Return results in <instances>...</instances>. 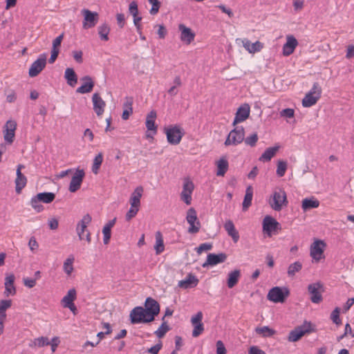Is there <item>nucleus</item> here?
Returning a JSON list of instances; mask_svg holds the SVG:
<instances>
[{"label":"nucleus","mask_w":354,"mask_h":354,"mask_svg":"<svg viewBox=\"0 0 354 354\" xmlns=\"http://www.w3.org/2000/svg\"><path fill=\"white\" fill-rule=\"evenodd\" d=\"M98 35L102 41L109 40V34L110 32V27L106 23L100 25L97 28Z\"/></svg>","instance_id":"nucleus-40"},{"label":"nucleus","mask_w":354,"mask_h":354,"mask_svg":"<svg viewBox=\"0 0 354 354\" xmlns=\"http://www.w3.org/2000/svg\"><path fill=\"white\" fill-rule=\"evenodd\" d=\"M253 196V189L252 186H248L245 190V195L242 204L243 211H246L252 204Z\"/></svg>","instance_id":"nucleus-37"},{"label":"nucleus","mask_w":354,"mask_h":354,"mask_svg":"<svg viewBox=\"0 0 354 354\" xmlns=\"http://www.w3.org/2000/svg\"><path fill=\"white\" fill-rule=\"evenodd\" d=\"M73 259H67L64 263V270L68 275H70L73 270Z\"/></svg>","instance_id":"nucleus-55"},{"label":"nucleus","mask_w":354,"mask_h":354,"mask_svg":"<svg viewBox=\"0 0 354 354\" xmlns=\"http://www.w3.org/2000/svg\"><path fill=\"white\" fill-rule=\"evenodd\" d=\"M162 324L154 333L158 338L163 337L165 334L170 330V327L167 324V322L165 321V317L162 318Z\"/></svg>","instance_id":"nucleus-43"},{"label":"nucleus","mask_w":354,"mask_h":354,"mask_svg":"<svg viewBox=\"0 0 354 354\" xmlns=\"http://www.w3.org/2000/svg\"><path fill=\"white\" fill-rule=\"evenodd\" d=\"M308 93H310L312 95H314L315 97L319 99L322 95V88L319 86V83L315 82L313 85L312 88Z\"/></svg>","instance_id":"nucleus-51"},{"label":"nucleus","mask_w":354,"mask_h":354,"mask_svg":"<svg viewBox=\"0 0 354 354\" xmlns=\"http://www.w3.org/2000/svg\"><path fill=\"white\" fill-rule=\"evenodd\" d=\"M318 100L317 97L307 93L302 100V105L304 107H310L315 104Z\"/></svg>","instance_id":"nucleus-44"},{"label":"nucleus","mask_w":354,"mask_h":354,"mask_svg":"<svg viewBox=\"0 0 354 354\" xmlns=\"http://www.w3.org/2000/svg\"><path fill=\"white\" fill-rule=\"evenodd\" d=\"M140 207H132L131 206L129 211L127 212L125 216V219L127 221H130L133 218H134L138 212H139Z\"/></svg>","instance_id":"nucleus-54"},{"label":"nucleus","mask_w":354,"mask_h":354,"mask_svg":"<svg viewBox=\"0 0 354 354\" xmlns=\"http://www.w3.org/2000/svg\"><path fill=\"white\" fill-rule=\"evenodd\" d=\"M156 254H159L164 251L165 246L162 234L160 232L156 234V245L154 246Z\"/></svg>","instance_id":"nucleus-42"},{"label":"nucleus","mask_w":354,"mask_h":354,"mask_svg":"<svg viewBox=\"0 0 354 354\" xmlns=\"http://www.w3.org/2000/svg\"><path fill=\"white\" fill-rule=\"evenodd\" d=\"M212 248V245L210 243H202L198 248H196V252L198 254H201L203 251H208Z\"/></svg>","instance_id":"nucleus-60"},{"label":"nucleus","mask_w":354,"mask_h":354,"mask_svg":"<svg viewBox=\"0 0 354 354\" xmlns=\"http://www.w3.org/2000/svg\"><path fill=\"white\" fill-rule=\"evenodd\" d=\"M143 192L142 186H138L133 190L129 198V203L132 207H140V199Z\"/></svg>","instance_id":"nucleus-23"},{"label":"nucleus","mask_w":354,"mask_h":354,"mask_svg":"<svg viewBox=\"0 0 354 354\" xmlns=\"http://www.w3.org/2000/svg\"><path fill=\"white\" fill-rule=\"evenodd\" d=\"M194 189V183L189 180H185L183 183V191L180 194V198L187 205H190L192 202V194Z\"/></svg>","instance_id":"nucleus-18"},{"label":"nucleus","mask_w":354,"mask_h":354,"mask_svg":"<svg viewBox=\"0 0 354 354\" xmlns=\"http://www.w3.org/2000/svg\"><path fill=\"white\" fill-rule=\"evenodd\" d=\"M339 313L340 308L339 307H336L330 315V319L332 321L337 325H339L342 324V321L339 318Z\"/></svg>","instance_id":"nucleus-52"},{"label":"nucleus","mask_w":354,"mask_h":354,"mask_svg":"<svg viewBox=\"0 0 354 354\" xmlns=\"http://www.w3.org/2000/svg\"><path fill=\"white\" fill-rule=\"evenodd\" d=\"M227 259L225 253H219L218 254L210 253L207 255L206 261L203 264V267L207 266H214L220 263L224 262Z\"/></svg>","instance_id":"nucleus-22"},{"label":"nucleus","mask_w":354,"mask_h":354,"mask_svg":"<svg viewBox=\"0 0 354 354\" xmlns=\"http://www.w3.org/2000/svg\"><path fill=\"white\" fill-rule=\"evenodd\" d=\"M48 224L50 230H56L59 226L58 219L56 218H51L48 220Z\"/></svg>","instance_id":"nucleus-62"},{"label":"nucleus","mask_w":354,"mask_h":354,"mask_svg":"<svg viewBox=\"0 0 354 354\" xmlns=\"http://www.w3.org/2000/svg\"><path fill=\"white\" fill-rule=\"evenodd\" d=\"M281 117H286L288 118H293L295 115V111L292 109L287 108L285 109H283L280 112Z\"/></svg>","instance_id":"nucleus-58"},{"label":"nucleus","mask_w":354,"mask_h":354,"mask_svg":"<svg viewBox=\"0 0 354 354\" xmlns=\"http://www.w3.org/2000/svg\"><path fill=\"white\" fill-rule=\"evenodd\" d=\"M129 12L133 15V17H136L138 14V4L136 1H132L129 4Z\"/></svg>","instance_id":"nucleus-63"},{"label":"nucleus","mask_w":354,"mask_h":354,"mask_svg":"<svg viewBox=\"0 0 354 354\" xmlns=\"http://www.w3.org/2000/svg\"><path fill=\"white\" fill-rule=\"evenodd\" d=\"M37 198L44 203H50L55 198V194L53 192H41L37 195Z\"/></svg>","instance_id":"nucleus-39"},{"label":"nucleus","mask_w":354,"mask_h":354,"mask_svg":"<svg viewBox=\"0 0 354 354\" xmlns=\"http://www.w3.org/2000/svg\"><path fill=\"white\" fill-rule=\"evenodd\" d=\"M17 122L15 120H8L3 127V138L8 144L14 141Z\"/></svg>","instance_id":"nucleus-15"},{"label":"nucleus","mask_w":354,"mask_h":354,"mask_svg":"<svg viewBox=\"0 0 354 354\" xmlns=\"http://www.w3.org/2000/svg\"><path fill=\"white\" fill-rule=\"evenodd\" d=\"M270 207L275 211L279 212L283 206L288 205L286 194L281 189L275 190L269 200Z\"/></svg>","instance_id":"nucleus-2"},{"label":"nucleus","mask_w":354,"mask_h":354,"mask_svg":"<svg viewBox=\"0 0 354 354\" xmlns=\"http://www.w3.org/2000/svg\"><path fill=\"white\" fill-rule=\"evenodd\" d=\"M145 314L147 317H149L152 322L154 320L155 317L159 314L160 305L154 299L151 297H147L145 302Z\"/></svg>","instance_id":"nucleus-9"},{"label":"nucleus","mask_w":354,"mask_h":354,"mask_svg":"<svg viewBox=\"0 0 354 354\" xmlns=\"http://www.w3.org/2000/svg\"><path fill=\"white\" fill-rule=\"evenodd\" d=\"M82 14L84 15L82 27L84 29L93 28L97 23L99 15L96 12H92L88 9H83Z\"/></svg>","instance_id":"nucleus-11"},{"label":"nucleus","mask_w":354,"mask_h":354,"mask_svg":"<svg viewBox=\"0 0 354 354\" xmlns=\"http://www.w3.org/2000/svg\"><path fill=\"white\" fill-rule=\"evenodd\" d=\"M103 161V156L101 153H98L93 160V164L92 166V171L97 174L98 173L99 169L102 165Z\"/></svg>","instance_id":"nucleus-48"},{"label":"nucleus","mask_w":354,"mask_h":354,"mask_svg":"<svg viewBox=\"0 0 354 354\" xmlns=\"http://www.w3.org/2000/svg\"><path fill=\"white\" fill-rule=\"evenodd\" d=\"M250 115V106L248 104H244L243 106H241L235 115V118L233 122V125H235L236 124L243 122Z\"/></svg>","instance_id":"nucleus-24"},{"label":"nucleus","mask_w":354,"mask_h":354,"mask_svg":"<svg viewBox=\"0 0 354 354\" xmlns=\"http://www.w3.org/2000/svg\"><path fill=\"white\" fill-rule=\"evenodd\" d=\"M156 112L154 110L151 111L146 118V127L148 131L153 132V135L157 132V126L155 124V119L156 118Z\"/></svg>","instance_id":"nucleus-28"},{"label":"nucleus","mask_w":354,"mask_h":354,"mask_svg":"<svg viewBox=\"0 0 354 354\" xmlns=\"http://www.w3.org/2000/svg\"><path fill=\"white\" fill-rule=\"evenodd\" d=\"M92 102L93 105V110L97 116H101L106 106V103L100 97L98 93H95L92 96Z\"/></svg>","instance_id":"nucleus-20"},{"label":"nucleus","mask_w":354,"mask_h":354,"mask_svg":"<svg viewBox=\"0 0 354 354\" xmlns=\"http://www.w3.org/2000/svg\"><path fill=\"white\" fill-rule=\"evenodd\" d=\"M263 230L268 236H271L272 232L281 230L280 224L270 216H266L263 221Z\"/></svg>","instance_id":"nucleus-17"},{"label":"nucleus","mask_w":354,"mask_h":354,"mask_svg":"<svg viewBox=\"0 0 354 354\" xmlns=\"http://www.w3.org/2000/svg\"><path fill=\"white\" fill-rule=\"evenodd\" d=\"M178 29L180 31V39L186 44H191L195 37V33L187 28L185 25L180 24L178 26Z\"/></svg>","instance_id":"nucleus-19"},{"label":"nucleus","mask_w":354,"mask_h":354,"mask_svg":"<svg viewBox=\"0 0 354 354\" xmlns=\"http://www.w3.org/2000/svg\"><path fill=\"white\" fill-rule=\"evenodd\" d=\"M308 290L310 295V300L314 304H319L323 298L322 293L324 291L323 285L320 282L309 284Z\"/></svg>","instance_id":"nucleus-10"},{"label":"nucleus","mask_w":354,"mask_h":354,"mask_svg":"<svg viewBox=\"0 0 354 354\" xmlns=\"http://www.w3.org/2000/svg\"><path fill=\"white\" fill-rule=\"evenodd\" d=\"M12 305L11 300H1L0 301V320L6 318L5 311L9 308Z\"/></svg>","instance_id":"nucleus-46"},{"label":"nucleus","mask_w":354,"mask_h":354,"mask_svg":"<svg viewBox=\"0 0 354 354\" xmlns=\"http://www.w3.org/2000/svg\"><path fill=\"white\" fill-rule=\"evenodd\" d=\"M81 80L84 82V84L77 88L76 92L82 94L90 93L94 86V82L92 78L88 75H86Z\"/></svg>","instance_id":"nucleus-27"},{"label":"nucleus","mask_w":354,"mask_h":354,"mask_svg":"<svg viewBox=\"0 0 354 354\" xmlns=\"http://www.w3.org/2000/svg\"><path fill=\"white\" fill-rule=\"evenodd\" d=\"M302 268V263L300 261H295L291 263L288 268V275L289 277H294L295 274L299 272Z\"/></svg>","instance_id":"nucleus-45"},{"label":"nucleus","mask_w":354,"mask_h":354,"mask_svg":"<svg viewBox=\"0 0 354 354\" xmlns=\"http://www.w3.org/2000/svg\"><path fill=\"white\" fill-rule=\"evenodd\" d=\"M239 40L241 41L243 47L250 53H255L257 52H259L263 48V44L259 41H257L256 42L251 44L250 41L248 39Z\"/></svg>","instance_id":"nucleus-26"},{"label":"nucleus","mask_w":354,"mask_h":354,"mask_svg":"<svg viewBox=\"0 0 354 354\" xmlns=\"http://www.w3.org/2000/svg\"><path fill=\"white\" fill-rule=\"evenodd\" d=\"M197 277L192 273L188 274L185 279L178 281V287L184 289H188L196 287L198 283Z\"/></svg>","instance_id":"nucleus-25"},{"label":"nucleus","mask_w":354,"mask_h":354,"mask_svg":"<svg viewBox=\"0 0 354 354\" xmlns=\"http://www.w3.org/2000/svg\"><path fill=\"white\" fill-rule=\"evenodd\" d=\"M241 277V272L239 270H234L229 272L227 279V285L229 288H232L238 283Z\"/></svg>","instance_id":"nucleus-33"},{"label":"nucleus","mask_w":354,"mask_h":354,"mask_svg":"<svg viewBox=\"0 0 354 354\" xmlns=\"http://www.w3.org/2000/svg\"><path fill=\"white\" fill-rule=\"evenodd\" d=\"M165 133L167 142L172 145H178L185 134L183 129L177 125L165 128Z\"/></svg>","instance_id":"nucleus-5"},{"label":"nucleus","mask_w":354,"mask_h":354,"mask_svg":"<svg viewBox=\"0 0 354 354\" xmlns=\"http://www.w3.org/2000/svg\"><path fill=\"white\" fill-rule=\"evenodd\" d=\"M216 164L217 167L216 175L218 176H223L229 167L227 158L225 157H222L216 162Z\"/></svg>","instance_id":"nucleus-34"},{"label":"nucleus","mask_w":354,"mask_h":354,"mask_svg":"<svg viewBox=\"0 0 354 354\" xmlns=\"http://www.w3.org/2000/svg\"><path fill=\"white\" fill-rule=\"evenodd\" d=\"M244 128L243 127H237L230 132L225 141V145H237L244 140Z\"/></svg>","instance_id":"nucleus-6"},{"label":"nucleus","mask_w":354,"mask_h":354,"mask_svg":"<svg viewBox=\"0 0 354 354\" xmlns=\"http://www.w3.org/2000/svg\"><path fill=\"white\" fill-rule=\"evenodd\" d=\"M50 342L46 337H40L35 339V344H37L38 347H44L50 345Z\"/></svg>","instance_id":"nucleus-56"},{"label":"nucleus","mask_w":354,"mask_h":354,"mask_svg":"<svg viewBox=\"0 0 354 354\" xmlns=\"http://www.w3.org/2000/svg\"><path fill=\"white\" fill-rule=\"evenodd\" d=\"M144 308L142 306H137L133 308L129 315L131 323L135 324L151 322L152 321L149 319V317H147Z\"/></svg>","instance_id":"nucleus-8"},{"label":"nucleus","mask_w":354,"mask_h":354,"mask_svg":"<svg viewBox=\"0 0 354 354\" xmlns=\"http://www.w3.org/2000/svg\"><path fill=\"white\" fill-rule=\"evenodd\" d=\"M319 205L318 200L314 198H306L302 201L301 207L304 212H306L313 208H317Z\"/></svg>","instance_id":"nucleus-36"},{"label":"nucleus","mask_w":354,"mask_h":354,"mask_svg":"<svg viewBox=\"0 0 354 354\" xmlns=\"http://www.w3.org/2000/svg\"><path fill=\"white\" fill-rule=\"evenodd\" d=\"M64 34L62 32L53 41L52 49L59 50Z\"/></svg>","instance_id":"nucleus-57"},{"label":"nucleus","mask_w":354,"mask_h":354,"mask_svg":"<svg viewBox=\"0 0 354 354\" xmlns=\"http://www.w3.org/2000/svg\"><path fill=\"white\" fill-rule=\"evenodd\" d=\"M259 137L257 133H252L251 136L244 138V142L246 145L254 147L258 141Z\"/></svg>","instance_id":"nucleus-50"},{"label":"nucleus","mask_w":354,"mask_h":354,"mask_svg":"<svg viewBox=\"0 0 354 354\" xmlns=\"http://www.w3.org/2000/svg\"><path fill=\"white\" fill-rule=\"evenodd\" d=\"M85 172L84 169L77 168L72 176L68 189L71 192L74 193L80 189L82 183Z\"/></svg>","instance_id":"nucleus-13"},{"label":"nucleus","mask_w":354,"mask_h":354,"mask_svg":"<svg viewBox=\"0 0 354 354\" xmlns=\"http://www.w3.org/2000/svg\"><path fill=\"white\" fill-rule=\"evenodd\" d=\"M224 228L227 232V234L232 237L234 243H237L239 239V234L236 230L233 222L231 220H228L224 225Z\"/></svg>","instance_id":"nucleus-29"},{"label":"nucleus","mask_w":354,"mask_h":354,"mask_svg":"<svg viewBox=\"0 0 354 354\" xmlns=\"http://www.w3.org/2000/svg\"><path fill=\"white\" fill-rule=\"evenodd\" d=\"M15 275L11 274L7 276L5 279V292L6 296L9 295H15L16 289L14 286Z\"/></svg>","instance_id":"nucleus-30"},{"label":"nucleus","mask_w":354,"mask_h":354,"mask_svg":"<svg viewBox=\"0 0 354 354\" xmlns=\"http://www.w3.org/2000/svg\"><path fill=\"white\" fill-rule=\"evenodd\" d=\"M287 169V162L284 160H279L277 163V174L279 177L284 176Z\"/></svg>","instance_id":"nucleus-49"},{"label":"nucleus","mask_w":354,"mask_h":354,"mask_svg":"<svg viewBox=\"0 0 354 354\" xmlns=\"http://www.w3.org/2000/svg\"><path fill=\"white\" fill-rule=\"evenodd\" d=\"M91 216L89 214H86L78 222L76 226V232L80 240L85 239L88 243L91 242V234L87 230V226L91 223Z\"/></svg>","instance_id":"nucleus-1"},{"label":"nucleus","mask_w":354,"mask_h":354,"mask_svg":"<svg viewBox=\"0 0 354 354\" xmlns=\"http://www.w3.org/2000/svg\"><path fill=\"white\" fill-rule=\"evenodd\" d=\"M289 295L290 290L287 287L276 286L269 290L267 298L274 303H283Z\"/></svg>","instance_id":"nucleus-3"},{"label":"nucleus","mask_w":354,"mask_h":354,"mask_svg":"<svg viewBox=\"0 0 354 354\" xmlns=\"http://www.w3.org/2000/svg\"><path fill=\"white\" fill-rule=\"evenodd\" d=\"M76 299V290L74 288L70 289L67 294L62 299L64 307L66 305L72 304Z\"/></svg>","instance_id":"nucleus-41"},{"label":"nucleus","mask_w":354,"mask_h":354,"mask_svg":"<svg viewBox=\"0 0 354 354\" xmlns=\"http://www.w3.org/2000/svg\"><path fill=\"white\" fill-rule=\"evenodd\" d=\"M279 146H274L267 148L265 151L259 157V160L262 162L270 161L277 153L279 149Z\"/></svg>","instance_id":"nucleus-32"},{"label":"nucleus","mask_w":354,"mask_h":354,"mask_svg":"<svg viewBox=\"0 0 354 354\" xmlns=\"http://www.w3.org/2000/svg\"><path fill=\"white\" fill-rule=\"evenodd\" d=\"M249 354H266L263 350L260 349L257 346H252L250 348Z\"/></svg>","instance_id":"nucleus-64"},{"label":"nucleus","mask_w":354,"mask_h":354,"mask_svg":"<svg viewBox=\"0 0 354 354\" xmlns=\"http://www.w3.org/2000/svg\"><path fill=\"white\" fill-rule=\"evenodd\" d=\"M41 202L37 198V196H34L30 201L31 207L35 212L39 213L44 209V206L41 204Z\"/></svg>","instance_id":"nucleus-47"},{"label":"nucleus","mask_w":354,"mask_h":354,"mask_svg":"<svg viewBox=\"0 0 354 354\" xmlns=\"http://www.w3.org/2000/svg\"><path fill=\"white\" fill-rule=\"evenodd\" d=\"M46 64V57L45 54H42L35 60L30 66L28 71L30 77H36L45 68Z\"/></svg>","instance_id":"nucleus-14"},{"label":"nucleus","mask_w":354,"mask_h":354,"mask_svg":"<svg viewBox=\"0 0 354 354\" xmlns=\"http://www.w3.org/2000/svg\"><path fill=\"white\" fill-rule=\"evenodd\" d=\"M255 332L257 334L261 335L263 337H270L275 335L277 333L275 330L267 326L257 327L255 328Z\"/></svg>","instance_id":"nucleus-38"},{"label":"nucleus","mask_w":354,"mask_h":354,"mask_svg":"<svg viewBox=\"0 0 354 354\" xmlns=\"http://www.w3.org/2000/svg\"><path fill=\"white\" fill-rule=\"evenodd\" d=\"M203 319V313L201 311L198 312L194 317L191 319V323L194 326V329L192 331V336L194 337H197L201 335L204 331V325L202 322Z\"/></svg>","instance_id":"nucleus-16"},{"label":"nucleus","mask_w":354,"mask_h":354,"mask_svg":"<svg viewBox=\"0 0 354 354\" xmlns=\"http://www.w3.org/2000/svg\"><path fill=\"white\" fill-rule=\"evenodd\" d=\"M16 175L15 191L17 194H20L22 189L26 185L27 178L21 171H19V170L16 171Z\"/></svg>","instance_id":"nucleus-31"},{"label":"nucleus","mask_w":354,"mask_h":354,"mask_svg":"<svg viewBox=\"0 0 354 354\" xmlns=\"http://www.w3.org/2000/svg\"><path fill=\"white\" fill-rule=\"evenodd\" d=\"M28 246L30 250L35 252L38 248H39V244L35 238V236L30 237L29 242H28Z\"/></svg>","instance_id":"nucleus-59"},{"label":"nucleus","mask_w":354,"mask_h":354,"mask_svg":"<svg viewBox=\"0 0 354 354\" xmlns=\"http://www.w3.org/2000/svg\"><path fill=\"white\" fill-rule=\"evenodd\" d=\"M313 330L310 322L305 321L302 325L297 326L289 333L288 340L290 342H295L304 335L308 334Z\"/></svg>","instance_id":"nucleus-4"},{"label":"nucleus","mask_w":354,"mask_h":354,"mask_svg":"<svg viewBox=\"0 0 354 354\" xmlns=\"http://www.w3.org/2000/svg\"><path fill=\"white\" fill-rule=\"evenodd\" d=\"M326 243L322 240H316L310 245V257L316 261H319L324 258V251Z\"/></svg>","instance_id":"nucleus-12"},{"label":"nucleus","mask_w":354,"mask_h":354,"mask_svg":"<svg viewBox=\"0 0 354 354\" xmlns=\"http://www.w3.org/2000/svg\"><path fill=\"white\" fill-rule=\"evenodd\" d=\"M186 220L189 224L187 232L189 234H196L201 228V223L197 217V214L194 208L191 207L187 212Z\"/></svg>","instance_id":"nucleus-7"},{"label":"nucleus","mask_w":354,"mask_h":354,"mask_svg":"<svg viewBox=\"0 0 354 354\" xmlns=\"http://www.w3.org/2000/svg\"><path fill=\"white\" fill-rule=\"evenodd\" d=\"M298 45V41L293 35H288L286 42L283 46V55L289 56L293 53L295 49Z\"/></svg>","instance_id":"nucleus-21"},{"label":"nucleus","mask_w":354,"mask_h":354,"mask_svg":"<svg viewBox=\"0 0 354 354\" xmlns=\"http://www.w3.org/2000/svg\"><path fill=\"white\" fill-rule=\"evenodd\" d=\"M149 2L152 5L149 12L151 15H154L158 12L160 7V2L158 0H148Z\"/></svg>","instance_id":"nucleus-53"},{"label":"nucleus","mask_w":354,"mask_h":354,"mask_svg":"<svg viewBox=\"0 0 354 354\" xmlns=\"http://www.w3.org/2000/svg\"><path fill=\"white\" fill-rule=\"evenodd\" d=\"M227 351L222 341L216 342V354H226Z\"/></svg>","instance_id":"nucleus-61"},{"label":"nucleus","mask_w":354,"mask_h":354,"mask_svg":"<svg viewBox=\"0 0 354 354\" xmlns=\"http://www.w3.org/2000/svg\"><path fill=\"white\" fill-rule=\"evenodd\" d=\"M64 78L67 84L73 87L77 83V76L72 68H67L64 73Z\"/></svg>","instance_id":"nucleus-35"}]
</instances>
